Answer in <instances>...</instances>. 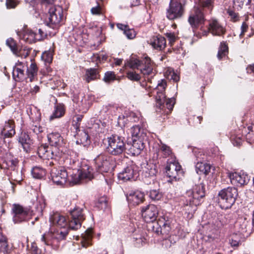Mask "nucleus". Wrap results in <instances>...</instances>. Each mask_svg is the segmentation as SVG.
Here are the masks:
<instances>
[{
	"mask_svg": "<svg viewBox=\"0 0 254 254\" xmlns=\"http://www.w3.org/2000/svg\"><path fill=\"white\" fill-rule=\"evenodd\" d=\"M92 229L88 228L83 233L79 239L82 248H87L92 245Z\"/></svg>",
	"mask_w": 254,
	"mask_h": 254,
	"instance_id": "obj_31",
	"label": "nucleus"
},
{
	"mask_svg": "<svg viewBox=\"0 0 254 254\" xmlns=\"http://www.w3.org/2000/svg\"><path fill=\"white\" fill-rule=\"evenodd\" d=\"M128 39H132L135 36V32L132 29H130L128 27L124 33Z\"/></svg>",
	"mask_w": 254,
	"mask_h": 254,
	"instance_id": "obj_55",
	"label": "nucleus"
},
{
	"mask_svg": "<svg viewBox=\"0 0 254 254\" xmlns=\"http://www.w3.org/2000/svg\"><path fill=\"white\" fill-rule=\"evenodd\" d=\"M149 196L152 200H159L162 197V194L158 190H151L149 193Z\"/></svg>",
	"mask_w": 254,
	"mask_h": 254,
	"instance_id": "obj_49",
	"label": "nucleus"
},
{
	"mask_svg": "<svg viewBox=\"0 0 254 254\" xmlns=\"http://www.w3.org/2000/svg\"><path fill=\"white\" fill-rule=\"evenodd\" d=\"M72 100L74 103L73 106L79 112L85 113L90 107L89 102L85 99H83L82 97L81 98L78 97L77 99L74 97Z\"/></svg>",
	"mask_w": 254,
	"mask_h": 254,
	"instance_id": "obj_28",
	"label": "nucleus"
},
{
	"mask_svg": "<svg viewBox=\"0 0 254 254\" xmlns=\"http://www.w3.org/2000/svg\"><path fill=\"white\" fill-rule=\"evenodd\" d=\"M97 207L101 209H105L108 206V202L107 198L105 196H102L98 199L97 203Z\"/></svg>",
	"mask_w": 254,
	"mask_h": 254,
	"instance_id": "obj_48",
	"label": "nucleus"
},
{
	"mask_svg": "<svg viewBox=\"0 0 254 254\" xmlns=\"http://www.w3.org/2000/svg\"><path fill=\"white\" fill-rule=\"evenodd\" d=\"M73 172L69 179L70 184L74 185L80 183L83 179L91 180L93 178V169L88 165L82 164L81 169H73Z\"/></svg>",
	"mask_w": 254,
	"mask_h": 254,
	"instance_id": "obj_7",
	"label": "nucleus"
},
{
	"mask_svg": "<svg viewBox=\"0 0 254 254\" xmlns=\"http://www.w3.org/2000/svg\"><path fill=\"white\" fill-rule=\"evenodd\" d=\"M235 227L240 233L244 235L251 231V223L246 218H239L235 224Z\"/></svg>",
	"mask_w": 254,
	"mask_h": 254,
	"instance_id": "obj_26",
	"label": "nucleus"
},
{
	"mask_svg": "<svg viewBox=\"0 0 254 254\" xmlns=\"http://www.w3.org/2000/svg\"><path fill=\"white\" fill-rule=\"evenodd\" d=\"M166 36L168 38L171 43L174 42L176 40V36L174 33H167Z\"/></svg>",
	"mask_w": 254,
	"mask_h": 254,
	"instance_id": "obj_62",
	"label": "nucleus"
},
{
	"mask_svg": "<svg viewBox=\"0 0 254 254\" xmlns=\"http://www.w3.org/2000/svg\"><path fill=\"white\" fill-rule=\"evenodd\" d=\"M208 31L212 35L221 36L226 32L225 28L215 18H211L208 20Z\"/></svg>",
	"mask_w": 254,
	"mask_h": 254,
	"instance_id": "obj_18",
	"label": "nucleus"
},
{
	"mask_svg": "<svg viewBox=\"0 0 254 254\" xmlns=\"http://www.w3.org/2000/svg\"><path fill=\"white\" fill-rule=\"evenodd\" d=\"M12 75L16 81H19L24 78V68L21 63H17L14 67Z\"/></svg>",
	"mask_w": 254,
	"mask_h": 254,
	"instance_id": "obj_35",
	"label": "nucleus"
},
{
	"mask_svg": "<svg viewBox=\"0 0 254 254\" xmlns=\"http://www.w3.org/2000/svg\"><path fill=\"white\" fill-rule=\"evenodd\" d=\"M18 160L16 158H13L5 161L1 165V168H6L14 171L18 169Z\"/></svg>",
	"mask_w": 254,
	"mask_h": 254,
	"instance_id": "obj_38",
	"label": "nucleus"
},
{
	"mask_svg": "<svg viewBox=\"0 0 254 254\" xmlns=\"http://www.w3.org/2000/svg\"><path fill=\"white\" fill-rule=\"evenodd\" d=\"M31 252L32 254H42L41 250L34 245L32 246Z\"/></svg>",
	"mask_w": 254,
	"mask_h": 254,
	"instance_id": "obj_64",
	"label": "nucleus"
},
{
	"mask_svg": "<svg viewBox=\"0 0 254 254\" xmlns=\"http://www.w3.org/2000/svg\"><path fill=\"white\" fill-rule=\"evenodd\" d=\"M150 44L154 49L162 50L166 46V40L164 37L158 35L152 37Z\"/></svg>",
	"mask_w": 254,
	"mask_h": 254,
	"instance_id": "obj_33",
	"label": "nucleus"
},
{
	"mask_svg": "<svg viewBox=\"0 0 254 254\" xmlns=\"http://www.w3.org/2000/svg\"><path fill=\"white\" fill-rule=\"evenodd\" d=\"M190 194H192V197L189 199L190 204H196V203L194 202L195 199L198 200L200 198L203 197L205 195L204 188L203 185L199 184L195 186L193 188L192 191L188 192Z\"/></svg>",
	"mask_w": 254,
	"mask_h": 254,
	"instance_id": "obj_24",
	"label": "nucleus"
},
{
	"mask_svg": "<svg viewBox=\"0 0 254 254\" xmlns=\"http://www.w3.org/2000/svg\"><path fill=\"white\" fill-rule=\"evenodd\" d=\"M184 13V7L178 0H171L167 9L166 16L170 20L182 17Z\"/></svg>",
	"mask_w": 254,
	"mask_h": 254,
	"instance_id": "obj_9",
	"label": "nucleus"
},
{
	"mask_svg": "<svg viewBox=\"0 0 254 254\" xmlns=\"http://www.w3.org/2000/svg\"><path fill=\"white\" fill-rule=\"evenodd\" d=\"M231 183L237 186H242L247 184L249 179L247 175L244 173H233L229 175Z\"/></svg>",
	"mask_w": 254,
	"mask_h": 254,
	"instance_id": "obj_21",
	"label": "nucleus"
},
{
	"mask_svg": "<svg viewBox=\"0 0 254 254\" xmlns=\"http://www.w3.org/2000/svg\"><path fill=\"white\" fill-rule=\"evenodd\" d=\"M31 173L33 177L36 179H41L46 175L45 170L39 166H35L32 168Z\"/></svg>",
	"mask_w": 254,
	"mask_h": 254,
	"instance_id": "obj_41",
	"label": "nucleus"
},
{
	"mask_svg": "<svg viewBox=\"0 0 254 254\" xmlns=\"http://www.w3.org/2000/svg\"><path fill=\"white\" fill-rule=\"evenodd\" d=\"M205 237L206 241L209 243H213L214 244L218 243L219 241V237L217 232L208 234Z\"/></svg>",
	"mask_w": 254,
	"mask_h": 254,
	"instance_id": "obj_46",
	"label": "nucleus"
},
{
	"mask_svg": "<svg viewBox=\"0 0 254 254\" xmlns=\"http://www.w3.org/2000/svg\"><path fill=\"white\" fill-rule=\"evenodd\" d=\"M43 127L40 125H33L32 127L33 132L37 134L43 132Z\"/></svg>",
	"mask_w": 254,
	"mask_h": 254,
	"instance_id": "obj_60",
	"label": "nucleus"
},
{
	"mask_svg": "<svg viewBox=\"0 0 254 254\" xmlns=\"http://www.w3.org/2000/svg\"><path fill=\"white\" fill-rule=\"evenodd\" d=\"M240 237L237 234H233L229 240V243L232 247L235 248L239 246L240 244Z\"/></svg>",
	"mask_w": 254,
	"mask_h": 254,
	"instance_id": "obj_47",
	"label": "nucleus"
},
{
	"mask_svg": "<svg viewBox=\"0 0 254 254\" xmlns=\"http://www.w3.org/2000/svg\"><path fill=\"white\" fill-rule=\"evenodd\" d=\"M142 175L145 178L154 177L157 173V166L153 163H147L142 167Z\"/></svg>",
	"mask_w": 254,
	"mask_h": 254,
	"instance_id": "obj_32",
	"label": "nucleus"
},
{
	"mask_svg": "<svg viewBox=\"0 0 254 254\" xmlns=\"http://www.w3.org/2000/svg\"><path fill=\"white\" fill-rule=\"evenodd\" d=\"M214 7L212 0H204L195 5L190 11L188 22L193 29L198 28L199 25L203 24L206 19L205 16L211 13Z\"/></svg>",
	"mask_w": 254,
	"mask_h": 254,
	"instance_id": "obj_1",
	"label": "nucleus"
},
{
	"mask_svg": "<svg viewBox=\"0 0 254 254\" xmlns=\"http://www.w3.org/2000/svg\"><path fill=\"white\" fill-rule=\"evenodd\" d=\"M104 80L106 82H110L116 79V75L113 71H107L105 73Z\"/></svg>",
	"mask_w": 254,
	"mask_h": 254,
	"instance_id": "obj_53",
	"label": "nucleus"
},
{
	"mask_svg": "<svg viewBox=\"0 0 254 254\" xmlns=\"http://www.w3.org/2000/svg\"><path fill=\"white\" fill-rule=\"evenodd\" d=\"M18 142L26 152L30 151L33 143V140L29 135L25 132H22L19 135Z\"/></svg>",
	"mask_w": 254,
	"mask_h": 254,
	"instance_id": "obj_25",
	"label": "nucleus"
},
{
	"mask_svg": "<svg viewBox=\"0 0 254 254\" xmlns=\"http://www.w3.org/2000/svg\"><path fill=\"white\" fill-rule=\"evenodd\" d=\"M228 13L233 21H236L238 20V15L234 11L229 10H228Z\"/></svg>",
	"mask_w": 254,
	"mask_h": 254,
	"instance_id": "obj_61",
	"label": "nucleus"
},
{
	"mask_svg": "<svg viewBox=\"0 0 254 254\" xmlns=\"http://www.w3.org/2000/svg\"><path fill=\"white\" fill-rule=\"evenodd\" d=\"M6 45L10 48L12 52L17 57H21L22 58H26L30 53V50L29 49L24 47L19 48L16 42L13 38H9L6 41Z\"/></svg>",
	"mask_w": 254,
	"mask_h": 254,
	"instance_id": "obj_16",
	"label": "nucleus"
},
{
	"mask_svg": "<svg viewBox=\"0 0 254 254\" xmlns=\"http://www.w3.org/2000/svg\"><path fill=\"white\" fill-rule=\"evenodd\" d=\"M132 143L130 147L128 149L129 153L133 156L137 155L144 148V143L143 141L144 139H132Z\"/></svg>",
	"mask_w": 254,
	"mask_h": 254,
	"instance_id": "obj_29",
	"label": "nucleus"
},
{
	"mask_svg": "<svg viewBox=\"0 0 254 254\" xmlns=\"http://www.w3.org/2000/svg\"><path fill=\"white\" fill-rule=\"evenodd\" d=\"M130 132L132 136V139H145L146 136L144 130L139 126H133L130 129Z\"/></svg>",
	"mask_w": 254,
	"mask_h": 254,
	"instance_id": "obj_36",
	"label": "nucleus"
},
{
	"mask_svg": "<svg viewBox=\"0 0 254 254\" xmlns=\"http://www.w3.org/2000/svg\"><path fill=\"white\" fill-rule=\"evenodd\" d=\"M22 172L20 169L17 170H14L10 173V177L9 180L10 181L11 187L12 188V191H14V183L16 182L18 184H20L22 181Z\"/></svg>",
	"mask_w": 254,
	"mask_h": 254,
	"instance_id": "obj_34",
	"label": "nucleus"
},
{
	"mask_svg": "<svg viewBox=\"0 0 254 254\" xmlns=\"http://www.w3.org/2000/svg\"><path fill=\"white\" fill-rule=\"evenodd\" d=\"M166 85V81L165 80H161L158 83L157 87L153 89V91L151 93H149L148 94L150 96H151L156 94L155 99L157 106L163 110H166V109H167L168 111H165V112L168 114L173 110L175 102L174 98L166 99L164 91Z\"/></svg>",
	"mask_w": 254,
	"mask_h": 254,
	"instance_id": "obj_2",
	"label": "nucleus"
},
{
	"mask_svg": "<svg viewBox=\"0 0 254 254\" xmlns=\"http://www.w3.org/2000/svg\"><path fill=\"white\" fill-rule=\"evenodd\" d=\"M91 12L94 15H99L101 13V7L99 4L95 7H93L91 9Z\"/></svg>",
	"mask_w": 254,
	"mask_h": 254,
	"instance_id": "obj_59",
	"label": "nucleus"
},
{
	"mask_svg": "<svg viewBox=\"0 0 254 254\" xmlns=\"http://www.w3.org/2000/svg\"><path fill=\"white\" fill-rule=\"evenodd\" d=\"M38 67L35 63H32L27 68L26 75L30 82H32L37 77Z\"/></svg>",
	"mask_w": 254,
	"mask_h": 254,
	"instance_id": "obj_37",
	"label": "nucleus"
},
{
	"mask_svg": "<svg viewBox=\"0 0 254 254\" xmlns=\"http://www.w3.org/2000/svg\"><path fill=\"white\" fill-rule=\"evenodd\" d=\"M228 53V47L227 45L224 42H221L217 54V58L219 60H221L223 57L226 56Z\"/></svg>",
	"mask_w": 254,
	"mask_h": 254,
	"instance_id": "obj_43",
	"label": "nucleus"
},
{
	"mask_svg": "<svg viewBox=\"0 0 254 254\" xmlns=\"http://www.w3.org/2000/svg\"><path fill=\"white\" fill-rule=\"evenodd\" d=\"M78 162L74 160H71L70 158H67L65 161V164L67 167L72 169L76 165L78 166Z\"/></svg>",
	"mask_w": 254,
	"mask_h": 254,
	"instance_id": "obj_57",
	"label": "nucleus"
},
{
	"mask_svg": "<svg viewBox=\"0 0 254 254\" xmlns=\"http://www.w3.org/2000/svg\"><path fill=\"white\" fill-rule=\"evenodd\" d=\"M98 72L96 69L90 68L86 71L85 80L87 82H89L92 80L97 78Z\"/></svg>",
	"mask_w": 254,
	"mask_h": 254,
	"instance_id": "obj_42",
	"label": "nucleus"
},
{
	"mask_svg": "<svg viewBox=\"0 0 254 254\" xmlns=\"http://www.w3.org/2000/svg\"><path fill=\"white\" fill-rule=\"evenodd\" d=\"M160 151L163 153L164 157H167L172 154V150L170 147L165 144L161 145Z\"/></svg>",
	"mask_w": 254,
	"mask_h": 254,
	"instance_id": "obj_54",
	"label": "nucleus"
},
{
	"mask_svg": "<svg viewBox=\"0 0 254 254\" xmlns=\"http://www.w3.org/2000/svg\"><path fill=\"white\" fill-rule=\"evenodd\" d=\"M65 113V107L63 104H58L55 108L54 112L50 119L59 118L62 117Z\"/></svg>",
	"mask_w": 254,
	"mask_h": 254,
	"instance_id": "obj_40",
	"label": "nucleus"
},
{
	"mask_svg": "<svg viewBox=\"0 0 254 254\" xmlns=\"http://www.w3.org/2000/svg\"><path fill=\"white\" fill-rule=\"evenodd\" d=\"M158 214L157 207L154 204H149L142 209V215L146 222H153Z\"/></svg>",
	"mask_w": 254,
	"mask_h": 254,
	"instance_id": "obj_17",
	"label": "nucleus"
},
{
	"mask_svg": "<svg viewBox=\"0 0 254 254\" xmlns=\"http://www.w3.org/2000/svg\"><path fill=\"white\" fill-rule=\"evenodd\" d=\"M143 193L139 191H130L126 194L128 203L132 205H138L144 199Z\"/></svg>",
	"mask_w": 254,
	"mask_h": 254,
	"instance_id": "obj_22",
	"label": "nucleus"
},
{
	"mask_svg": "<svg viewBox=\"0 0 254 254\" xmlns=\"http://www.w3.org/2000/svg\"><path fill=\"white\" fill-rule=\"evenodd\" d=\"M71 219L68 223V227L72 230H77L81 226V222L85 219V215L83 213V209L75 207L70 210Z\"/></svg>",
	"mask_w": 254,
	"mask_h": 254,
	"instance_id": "obj_10",
	"label": "nucleus"
},
{
	"mask_svg": "<svg viewBox=\"0 0 254 254\" xmlns=\"http://www.w3.org/2000/svg\"><path fill=\"white\" fill-rule=\"evenodd\" d=\"M127 77L130 80L138 81L140 79V75L134 71H128L127 73Z\"/></svg>",
	"mask_w": 254,
	"mask_h": 254,
	"instance_id": "obj_52",
	"label": "nucleus"
},
{
	"mask_svg": "<svg viewBox=\"0 0 254 254\" xmlns=\"http://www.w3.org/2000/svg\"><path fill=\"white\" fill-rule=\"evenodd\" d=\"M97 171L101 173L108 172L114 167V160L106 153H101L94 159Z\"/></svg>",
	"mask_w": 254,
	"mask_h": 254,
	"instance_id": "obj_8",
	"label": "nucleus"
},
{
	"mask_svg": "<svg viewBox=\"0 0 254 254\" xmlns=\"http://www.w3.org/2000/svg\"><path fill=\"white\" fill-rule=\"evenodd\" d=\"M107 139L106 150L108 154L118 156L121 155L126 150V144L122 137L112 135Z\"/></svg>",
	"mask_w": 254,
	"mask_h": 254,
	"instance_id": "obj_4",
	"label": "nucleus"
},
{
	"mask_svg": "<svg viewBox=\"0 0 254 254\" xmlns=\"http://www.w3.org/2000/svg\"><path fill=\"white\" fill-rule=\"evenodd\" d=\"M42 60L46 63L50 64L53 61V54L51 51L45 52L42 55Z\"/></svg>",
	"mask_w": 254,
	"mask_h": 254,
	"instance_id": "obj_50",
	"label": "nucleus"
},
{
	"mask_svg": "<svg viewBox=\"0 0 254 254\" xmlns=\"http://www.w3.org/2000/svg\"><path fill=\"white\" fill-rule=\"evenodd\" d=\"M68 234L67 230H57L56 232H49L42 236L41 240L47 246H50L54 250L60 247V241L64 240Z\"/></svg>",
	"mask_w": 254,
	"mask_h": 254,
	"instance_id": "obj_5",
	"label": "nucleus"
},
{
	"mask_svg": "<svg viewBox=\"0 0 254 254\" xmlns=\"http://www.w3.org/2000/svg\"><path fill=\"white\" fill-rule=\"evenodd\" d=\"M8 247L7 238L2 233H0V251L6 252L8 250Z\"/></svg>",
	"mask_w": 254,
	"mask_h": 254,
	"instance_id": "obj_44",
	"label": "nucleus"
},
{
	"mask_svg": "<svg viewBox=\"0 0 254 254\" xmlns=\"http://www.w3.org/2000/svg\"><path fill=\"white\" fill-rule=\"evenodd\" d=\"M166 170L167 176L172 180H179L183 174L181 166L176 161L168 162Z\"/></svg>",
	"mask_w": 254,
	"mask_h": 254,
	"instance_id": "obj_14",
	"label": "nucleus"
},
{
	"mask_svg": "<svg viewBox=\"0 0 254 254\" xmlns=\"http://www.w3.org/2000/svg\"><path fill=\"white\" fill-rule=\"evenodd\" d=\"M51 176L53 182L57 185L63 186L67 180L68 173L64 168L54 169L51 171Z\"/></svg>",
	"mask_w": 254,
	"mask_h": 254,
	"instance_id": "obj_15",
	"label": "nucleus"
},
{
	"mask_svg": "<svg viewBox=\"0 0 254 254\" xmlns=\"http://www.w3.org/2000/svg\"><path fill=\"white\" fill-rule=\"evenodd\" d=\"M18 3L17 0H6V5L7 8H15Z\"/></svg>",
	"mask_w": 254,
	"mask_h": 254,
	"instance_id": "obj_58",
	"label": "nucleus"
},
{
	"mask_svg": "<svg viewBox=\"0 0 254 254\" xmlns=\"http://www.w3.org/2000/svg\"><path fill=\"white\" fill-rule=\"evenodd\" d=\"M160 227V233L164 234H168L171 230L170 226L167 222H164L163 220H160L157 224Z\"/></svg>",
	"mask_w": 254,
	"mask_h": 254,
	"instance_id": "obj_45",
	"label": "nucleus"
},
{
	"mask_svg": "<svg viewBox=\"0 0 254 254\" xmlns=\"http://www.w3.org/2000/svg\"><path fill=\"white\" fill-rule=\"evenodd\" d=\"M48 140L51 146L54 148H57L58 150H60V152L63 153V146L64 145L63 137L58 132L52 133L48 135Z\"/></svg>",
	"mask_w": 254,
	"mask_h": 254,
	"instance_id": "obj_20",
	"label": "nucleus"
},
{
	"mask_svg": "<svg viewBox=\"0 0 254 254\" xmlns=\"http://www.w3.org/2000/svg\"><path fill=\"white\" fill-rule=\"evenodd\" d=\"M46 156H45V158L44 159H53L56 157L61 156L62 153L60 152V150H58L57 148H54V147L49 146L48 147V149H47Z\"/></svg>",
	"mask_w": 254,
	"mask_h": 254,
	"instance_id": "obj_39",
	"label": "nucleus"
},
{
	"mask_svg": "<svg viewBox=\"0 0 254 254\" xmlns=\"http://www.w3.org/2000/svg\"><path fill=\"white\" fill-rule=\"evenodd\" d=\"M134 239H135L136 241V245L137 247L142 246L145 243V239L143 238H134Z\"/></svg>",
	"mask_w": 254,
	"mask_h": 254,
	"instance_id": "obj_63",
	"label": "nucleus"
},
{
	"mask_svg": "<svg viewBox=\"0 0 254 254\" xmlns=\"http://www.w3.org/2000/svg\"><path fill=\"white\" fill-rule=\"evenodd\" d=\"M18 35L21 40L28 44L35 43L37 41H40L41 37L40 36H35V33L29 29H25L21 33Z\"/></svg>",
	"mask_w": 254,
	"mask_h": 254,
	"instance_id": "obj_23",
	"label": "nucleus"
},
{
	"mask_svg": "<svg viewBox=\"0 0 254 254\" xmlns=\"http://www.w3.org/2000/svg\"><path fill=\"white\" fill-rule=\"evenodd\" d=\"M11 211L13 222L15 223H18L26 220L29 210L27 208H24L19 204H14L12 205Z\"/></svg>",
	"mask_w": 254,
	"mask_h": 254,
	"instance_id": "obj_12",
	"label": "nucleus"
},
{
	"mask_svg": "<svg viewBox=\"0 0 254 254\" xmlns=\"http://www.w3.org/2000/svg\"><path fill=\"white\" fill-rule=\"evenodd\" d=\"M193 152L197 160L195 165L196 173L200 175L204 174L207 175L210 172L211 166L209 164L201 162L204 159V155L202 154L198 150L193 151Z\"/></svg>",
	"mask_w": 254,
	"mask_h": 254,
	"instance_id": "obj_13",
	"label": "nucleus"
},
{
	"mask_svg": "<svg viewBox=\"0 0 254 254\" xmlns=\"http://www.w3.org/2000/svg\"><path fill=\"white\" fill-rule=\"evenodd\" d=\"M63 9L60 6L51 7L49 9L48 25L52 28H55L59 25L63 19Z\"/></svg>",
	"mask_w": 254,
	"mask_h": 254,
	"instance_id": "obj_11",
	"label": "nucleus"
},
{
	"mask_svg": "<svg viewBox=\"0 0 254 254\" xmlns=\"http://www.w3.org/2000/svg\"><path fill=\"white\" fill-rule=\"evenodd\" d=\"M50 221L53 226H57L61 228H64L67 226V223L65 217L61 215L59 213H54L50 217Z\"/></svg>",
	"mask_w": 254,
	"mask_h": 254,
	"instance_id": "obj_30",
	"label": "nucleus"
},
{
	"mask_svg": "<svg viewBox=\"0 0 254 254\" xmlns=\"http://www.w3.org/2000/svg\"><path fill=\"white\" fill-rule=\"evenodd\" d=\"M238 195L237 189L235 187L223 189L218 193V203L222 209L230 208L234 204Z\"/></svg>",
	"mask_w": 254,
	"mask_h": 254,
	"instance_id": "obj_3",
	"label": "nucleus"
},
{
	"mask_svg": "<svg viewBox=\"0 0 254 254\" xmlns=\"http://www.w3.org/2000/svg\"><path fill=\"white\" fill-rule=\"evenodd\" d=\"M80 141L82 144H88L89 143V135L85 131L82 130L80 133Z\"/></svg>",
	"mask_w": 254,
	"mask_h": 254,
	"instance_id": "obj_56",
	"label": "nucleus"
},
{
	"mask_svg": "<svg viewBox=\"0 0 254 254\" xmlns=\"http://www.w3.org/2000/svg\"><path fill=\"white\" fill-rule=\"evenodd\" d=\"M48 147V146L46 144H42L38 148L37 152L40 157L45 158Z\"/></svg>",
	"mask_w": 254,
	"mask_h": 254,
	"instance_id": "obj_51",
	"label": "nucleus"
},
{
	"mask_svg": "<svg viewBox=\"0 0 254 254\" xmlns=\"http://www.w3.org/2000/svg\"><path fill=\"white\" fill-rule=\"evenodd\" d=\"M127 65L131 68L140 69L141 73L144 76L151 75V76H153L155 74L153 70V64L148 57H145L141 61L136 59L132 58L128 62Z\"/></svg>",
	"mask_w": 254,
	"mask_h": 254,
	"instance_id": "obj_6",
	"label": "nucleus"
},
{
	"mask_svg": "<svg viewBox=\"0 0 254 254\" xmlns=\"http://www.w3.org/2000/svg\"><path fill=\"white\" fill-rule=\"evenodd\" d=\"M136 167L134 165L127 166L119 173L118 178L120 180L126 182L132 179L137 175Z\"/></svg>",
	"mask_w": 254,
	"mask_h": 254,
	"instance_id": "obj_19",
	"label": "nucleus"
},
{
	"mask_svg": "<svg viewBox=\"0 0 254 254\" xmlns=\"http://www.w3.org/2000/svg\"><path fill=\"white\" fill-rule=\"evenodd\" d=\"M14 122L12 120H8L5 122L1 131V135L3 139L7 137H11L15 133Z\"/></svg>",
	"mask_w": 254,
	"mask_h": 254,
	"instance_id": "obj_27",
	"label": "nucleus"
}]
</instances>
